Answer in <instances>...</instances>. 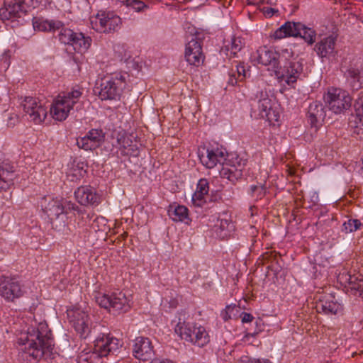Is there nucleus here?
<instances>
[{
  "label": "nucleus",
  "mask_w": 363,
  "mask_h": 363,
  "mask_svg": "<svg viewBox=\"0 0 363 363\" xmlns=\"http://www.w3.org/2000/svg\"><path fill=\"white\" fill-rule=\"evenodd\" d=\"M233 228V223L226 218H218L217 223L215 225V230L217 232L218 235L221 238L227 237Z\"/></svg>",
  "instance_id": "nucleus-36"
},
{
  "label": "nucleus",
  "mask_w": 363,
  "mask_h": 363,
  "mask_svg": "<svg viewBox=\"0 0 363 363\" xmlns=\"http://www.w3.org/2000/svg\"><path fill=\"white\" fill-rule=\"evenodd\" d=\"M104 140L101 129H91L84 136L77 139V145L84 150H93L99 147Z\"/></svg>",
  "instance_id": "nucleus-21"
},
{
  "label": "nucleus",
  "mask_w": 363,
  "mask_h": 363,
  "mask_svg": "<svg viewBox=\"0 0 363 363\" xmlns=\"http://www.w3.org/2000/svg\"><path fill=\"white\" fill-rule=\"evenodd\" d=\"M340 282L347 284V290L354 296L363 297V275L361 274H340L338 277Z\"/></svg>",
  "instance_id": "nucleus-22"
},
{
  "label": "nucleus",
  "mask_w": 363,
  "mask_h": 363,
  "mask_svg": "<svg viewBox=\"0 0 363 363\" xmlns=\"http://www.w3.org/2000/svg\"><path fill=\"white\" fill-rule=\"evenodd\" d=\"M236 310L235 305H228L225 307V309H223L220 313L221 318L227 321L229 319L232 318V314L233 313V311Z\"/></svg>",
  "instance_id": "nucleus-45"
},
{
  "label": "nucleus",
  "mask_w": 363,
  "mask_h": 363,
  "mask_svg": "<svg viewBox=\"0 0 363 363\" xmlns=\"http://www.w3.org/2000/svg\"><path fill=\"white\" fill-rule=\"evenodd\" d=\"M254 102L253 109L255 113L257 112L258 116L266 119L270 124H274V123L279 121V111L273 102L272 96H269L266 89L257 92Z\"/></svg>",
  "instance_id": "nucleus-8"
},
{
  "label": "nucleus",
  "mask_w": 363,
  "mask_h": 363,
  "mask_svg": "<svg viewBox=\"0 0 363 363\" xmlns=\"http://www.w3.org/2000/svg\"><path fill=\"white\" fill-rule=\"evenodd\" d=\"M150 363H174V362L172 360L168 359H153L152 361H151Z\"/></svg>",
  "instance_id": "nucleus-51"
},
{
  "label": "nucleus",
  "mask_w": 363,
  "mask_h": 363,
  "mask_svg": "<svg viewBox=\"0 0 363 363\" xmlns=\"http://www.w3.org/2000/svg\"><path fill=\"white\" fill-rule=\"evenodd\" d=\"M133 352L135 357L140 360L147 361L150 359L154 353L151 341L147 337H137L135 340Z\"/></svg>",
  "instance_id": "nucleus-24"
},
{
  "label": "nucleus",
  "mask_w": 363,
  "mask_h": 363,
  "mask_svg": "<svg viewBox=\"0 0 363 363\" xmlns=\"http://www.w3.org/2000/svg\"><path fill=\"white\" fill-rule=\"evenodd\" d=\"M59 40L65 45H72L77 52H86L91 44V38L86 37L82 33H75L72 30L65 28L64 24L59 29Z\"/></svg>",
  "instance_id": "nucleus-14"
},
{
  "label": "nucleus",
  "mask_w": 363,
  "mask_h": 363,
  "mask_svg": "<svg viewBox=\"0 0 363 363\" xmlns=\"http://www.w3.org/2000/svg\"><path fill=\"white\" fill-rule=\"evenodd\" d=\"M184 57L186 62L191 65L198 67L203 63L204 56L202 52L201 38L198 33L186 44Z\"/></svg>",
  "instance_id": "nucleus-17"
},
{
  "label": "nucleus",
  "mask_w": 363,
  "mask_h": 363,
  "mask_svg": "<svg viewBox=\"0 0 363 363\" xmlns=\"http://www.w3.org/2000/svg\"><path fill=\"white\" fill-rule=\"evenodd\" d=\"M125 84V78L120 73L105 77L100 84L99 98L101 100L120 99Z\"/></svg>",
  "instance_id": "nucleus-12"
},
{
  "label": "nucleus",
  "mask_w": 363,
  "mask_h": 363,
  "mask_svg": "<svg viewBox=\"0 0 363 363\" xmlns=\"http://www.w3.org/2000/svg\"><path fill=\"white\" fill-rule=\"evenodd\" d=\"M316 309L318 312H323L327 315H339L342 312L343 306L335 296L329 294L323 299H320L316 304Z\"/></svg>",
  "instance_id": "nucleus-25"
},
{
  "label": "nucleus",
  "mask_w": 363,
  "mask_h": 363,
  "mask_svg": "<svg viewBox=\"0 0 363 363\" xmlns=\"http://www.w3.org/2000/svg\"><path fill=\"white\" fill-rule=\"evenodd\" d=\"M102 357H104V356H101V354L98 352L94 347L93 351L80 355V363L82 362H87V363H102Z\"/></svg>",
  "instance_id": "nucleus-39"
},
{
  "label": "nucleus",
  "mask_w": 363,
  "mask_h": 363,
  "mask_svg": "<svg viewBox=\"0 0 363 363\" xmlns=\"http://www.w3.org/2000/svg\"><path fill=\"white\" fill-rule=\"evenodd\" d=\"M114 52L118 55V57L121 60H127L130 57V55L128 53L123 44H116L114 45Z\"/></svg>",
  "instance_id": "nucleus-44"
},
{
  "label": "nucleus",
  "mask_w": 363,
  "mask_h": 363,
  "mask_svg": "<svg viewBox=\"0 0 363 363\" xmlns=\"http://www.w3.org/2000/svg\"><path fill=\"white\" fill-rule=\"evenodd\" d=\"M325 116V108L320 102L314 101L309 105L308 119L312 127L317 128L320 126Z\"/></svg>",
  "instance_id": "nucleus-27"
},
{
  "label": "nucleus",
  "mask_w": 363,
  "mask_h": 363,
  "mask_svg": "<svg viewBox=\"0 0 363 363\" xmlns=\"http://www.w3.org/2000/svg\"><path fill=\"white\" fill-rule=\"evenodd\" d=\"M287 57H291V52L287 49L278 52L274 48L267 46L259 47L252 55L254 61L267 67L268 70L273 71L274 74L279 67L281 61L285 60Z\"/></svg>",
  "instance_id": "nucleus-9"
},
{
  "label": "nucleus",
  "mask_w": 363,
  "mask_h": 363,
  "mask_svg": "<svg viewBox=\"0 0 363 363\" xmlns=\"http://www.w3.org/2000/svg\"><path fill=\"white\" fill-rule=\"evenodd\" d=\"M33 28L35 30L55 33L62 26V22L55 20H35L33 21Z\"/></svg>",
  "instance_id": "nucleus-34"
},
{
  "label": "nucleus",
  "mask_w": 363,
  "mask_h": 363,
  "mask_svg": "<svg viewBox=\"0 0 363 363\" xmlns=\"http://www.w3.org/2000/svg\"><path fill=\"white\" fill-rule=\"evenodd\" d=\"M23 294V290L16 277H3L0 279V296L7 301H13Z\"/></svg>",
  "instance_id": "nucleus-16"
},
{
  "label": "nucleus",
  "mask_w": 363,
  "mask_h": 363,
  "mask_svg": "<svg viewBox=\"0 0 363 363\" xmlns=\"http://www.w3.org/2000/svg\"><path fill=\"white\" fill-rule=\"evenodd\" d=\"M92 29L98 33L109 34L118 31L122 25L121 18L114 11L101 9L89 18Z\"/></svg>",
  "instance_id": "nucleus-5"
},
{
  "label": "nucleus",
  "mask_w": 363,
  "mask_h": 363,
  "mask_svg": "<svg viewBox=\"0 0 363 363\" xmlns=\"http://www.w3.org/2000/svg\"><path fill=\"white\" fill-rule=\"evenodd\" d=\"M345 77L353 89H360L363 86V67L357 64L351 66L345 72Z\"/></svg>",
  "instance_id": "nucleus-30"
},
{
  "label": "nucleus",
  "mask_w": 363,
  "mask_h": 363,
  "mask_svg": "<svg viewBox=\"0 0 363 363\" xmlns=\"http://www.w3.org/2000/svg\"><path fill=\"white\" fill-rule=\"evenodd\" d=\"M239 81L238 76L235 73H233L229 74V79L228 81V84L231 86H235L238 82Z\"/></svg>",
  "instance_id": "nucleus-49"
},
{
  "label": "nucleus",
  "mask_w": 363,
  "mask_h": 363,
  "mask_svg": "<svg viewBox=\"0 0 363 363\" xmlns=\"http://www.w3.org/2000/svg\"><path fill=\"white\" fill-rule=\"evenodd\" d=\"M245 46V42L240 37L233 36L228 44L225 45L221 49V52H224L229 58L237 57V54Z\"/></svg>",
  "instance_id": "nucleus-33"
},
{
  "label": "nucleus",
  "mask_w": 363,
  "mask_h": 363,
  "mask_svg": "<svg viewBox=\"0 0 363 363\" xmlns=\"http://www.w3.org/2000/svg\"><path fill=\"white\" fill-rule=\"evenodd\" d=\"M67 314L70 324L80 337L87 338L94 329L88 312L81 307L74 306L67 309Z\"/></svg>",
  "instance_id": "nucleus-11"
},
{
  "label": "nucleus",
  "mask_w": 363,
  "mask_h": 363,
  "mask_svg": "<svg viewBox=\"0 0 363 363\" xmlns=\"http://www.w3.org/2000/svg\"><path fill=\"white\" fill-rule=\"evenodd\" d=\"M28 11L23 0H6L4 6L0 9V18L2 21L21 18Z\"/></svg>",
  "instance_id": "nucleus-18"
},
{
  "label": "nucleus",
  "mask_w": 363,
  "mask_h": 363,
  "mask_svg": "<svg viewBox=\"0 0 363 363\" xmlns=\"http://www.w3.org/2000/svg\"><path fill=\"white\" fill-rule=\"evenodd\" d=\"M94 299L101 307L108 310L114 314L128 312L133 304L131 295H126L123 291L115 292L111 294L95 292Z\"/></svg>",
  "instance_id": "nucleus-3"
},
{
  "label": "nucleus",
  "mask_w": 363,
  "mask_h": 363,
  "mask_svg": "<svg viewBox=\"0 0 363 363\" xmlns=\"http://www.w3.org/2000/svg\"><path fill=\"white\" fill-rule=\"evenodd\" d=\"M78 363H80V357L79 358V362ZM82 363H87V362H82Z\"/></svg>",
  "instance_id": "nucleus-53"
},
{
  "label": "nucleus",
  "mask_w": 363,
  "mask_h": 363,
  "mask_svg": "<svg viewBox=\"0 0 363 363\" xmlns=\"http://www.w3.org/2000/svg\"><path fill=\"white\" fill-rule=\"evenodd\" d=\"M15 178L14 167L8 161L0 160V190L7 189Z\"/></svg>",
  "instance_id": "nucleus-29"
},
{
  "label": "nucleus",
  "mask_w": 363,
  "mask_h": 363,
  "mask_svg": "<svg viewBox=\"0 0 363 363\" xmlns=\"http://www.w3.org/2000/svg\"><path fill=\"white\" fill-rule=\"evenodd\" d=\"M65 202L59 199L44 197L40 201V205L51 221L53 228L58 231L62 230L66 226L67 211Z\"/></svg>",
  "instance_id": "nucleus-6"
},
{
  "label": "nucleus",
  "mask_w": 363,
  "mask_h": 363,
  "mask_svg": "<svg viewBox=\"0 0 363 363\" xmlns=\"http://www.w3.org/2000/svg\"><path fill=\"white\" fill-rule=\"evenodd\" d=\"M209 191V184L207 179H201L198 184L196 190L192 196V201L196 206H202L206 202L205 196Z\"/></svg>",
  "instance_id": "nucleus-32"
},
{
  "label": "nucleus",
  "mask_w": 363,
  "mask_h": 363,
  "mask_svg": "<svg viewBox=\"0 0 363 363\" xmlns=\"http://www.w3.org/2000/svg\"><path fill=\"white\" fill-rule=\"evenodd\" d=\"M21 104L28 119L35 124H40L45 119L47 110L38 99L28 96Z\"/></svg>",
  "instance_id": "nucleus-15"
},
{
  "label": "nucleus",
  "mask_w": 363,
  "mask_h": 363,
  "mask_svg": "<svg viewBox=\"0 0 363 363\" xmlns=\"http://www.w3.org/2000/svg\"><path fill=\"white\" fill-rule=\"evenodd\" d=\"M26 342L22 345L20 357L26 363H36L46 352L52 350L53 340L51 331L45 322H40L36 326L28 329Z\"/></svg>",
  "instance_id": "nucleus-1"
},
{
  "label": "nucleus",
  "mask_w": 363,
  "mask_h": 363,
  "mask_svg": "<svg viewBox=\"0 0 363 363\" xmlns=\"http://www.w3.org/2000/svg\"><path fill=\"white\" fill-rule=\"evenodd\" d=\"M262 12L264 13V16L267 17H272L275 13L278 12V10H276L273 8L269 7H263L262 9Z\"/></svg>",
  "instance_id": "nucleus-48"
},
{
  "label": "nucleus",
  "mask_w": 363,
  "mask_h": 363,
  "mask_svg": "<svg viewBox=\"0 0 363 363\" xmlns=\"http://www.w3.org/2000/svg\"><path fill=\"white\" fill-rule=\"evenodd\" d=\"M315 31L306 27L300 22L287 21L277 28L271 35L274 40H281L287 37H301L309 45L315 40Z\"/></svg>",
  "instance_id": "nucleus-7"
},
{
  "label": "nucleus",
  "mask_w": 363,
  "mask_h": 363,
  "mask_svg": "<svg viewBox=\"0 0 363 363\" xmlns=\"http://www.w3.org/2000/svg\"><path fill=\"white\" fill-rule=\"evenodd\" d=\"M250 194L256 199H262L266 194V189L264 185H252L250 186Z\"/></svg>",
  "instance_id": "nucleus-43"
},
{
  "label": "nucleus",
  "mask_w": 363,
  "mask_h": 363,
  "mask_svg": "<svg viewBox=\"0 0 363 363\" xmlns=\"http://www.w3.org/2000/svg\"><path fill=\"white\" fill-rule=\"evenodd\" d=\"M247 2L249 4L258 5L260 4H264L265 0H247Z\"/></svg>",
  "instance_id": "nucleus-52"
},
{
  "label": "nucleus",
  "mask_w": 363,
  "mask_h": 363,
  "mask_svg": "<svg viewBox=\"0 0 363 363\" xmlns=\"http://www.w3.org/2000/svg\"><path fill=\"white\" fill-rule=\"evenodd\" d=\"M85 173L86 169H84V162H74L72 167L69 168L67 174L70 180L74 182L75 180L79 179L84 175Z\"/></svg>",
  "instance_id": "nucleus-37"
},
{
  "label": "nucleus",
  "mask_w": 363,
  "mask_h": 363,
  "mask_svg": "<svg viewBox=\"0 0 363 363\" xmlns=\"http://www.w3.org/2000/svg\"><path fill=\"white\" fill-rule=\"evenodd\" d=\"M123 4L135 12H143L148 6L140 0H124Z\"/></svg>",
  "instance_id": "nucleus-40"
},
{
  "label": "nucleus",
  "mask_w": 363,
  "mask_h": 363,
  "mask_svg": "<svg viewBox=\"0 0 363 363\" xmlns=\"http://www.w3.org/2000/svg\"><path fill=\"white\" fill-rule=\"evenodd\" d=\"M199 157L202 163L206 168L211 169L217 165L221 164L225 160V153L219 148L207 149L203 152H199Z\"/></svg>",
  "instance_id": "nucleus-26"
},
{
  "label": "nucleus",
  "mask_w": 363,
  "mask_h": 363,
  "mask_svg": "<svg viewBox=\"0 0 363 363\" xmlns=\"http://www.w3.org/2000/svg\"><path fill=\"white\" fill-rule=\"evenodd\" d=\"M175 333L193 345L203 347L210 342V335L206 328L194 323L179 322Z\"/></svg>",
  "instance_id": "nucleus-4"
},
{
  "label": "nucleus",
  "mask_w": 363,
  "mask_h": 363,
  "mask_svg": "<svg viewBox=\"0 0 363 363\" xmlns=\"http://www.w3.org/2000/svg\"><path fill=\"white\" fill-rule=\"evenodd\" d=\"M303 62L293 57H286V60L281 61L275 76L281 81L284 82L288 86L294 88L298 79H301L303 74Z\"/></svg>",
  "instance_id": "nucleus-10"
},
{
  "label": "nucleus",
  "mask_w": 363,
  "mask_h": 363,
  "mask_svg": "<svg viewBox=\"0 0 363 363\" xmlns=\"http://www.w3.org/2000/svg\"><path fill=\"white\" fill-rule=\"evenodd\" d=\"M354 109L356 112V118L354 121V125H352V122H350V125L353 127V133L359 135V138H363V95L359 96L354 102Z\"/></svg>",
  "instance_id": "nucleus-31"
},
{
  "label": "nucleus",
  "mask_w": 363,
  "mask_h": 363,
  "mask_svg": "<svg viewBox=\"0 0 363 363\" xmlns=\"http://www.w3.org/2000/svg\"><path fill=\"white\" fill-rule=\"evenodd\" d=\"M361 222L357 219H348L342 224V230L345 233H352L360 228Z\"/></svg>",
  "instance_id": "nucleus-41"
},
{
  "label": "nucleus",
  "mask_w": 363,
  "mask_h": 363,
  "mask_svg": "<svg viewBox=\"0 0 363 363\" xmlns=\"http://www.w3.org/2000/svg\"><path fill=\"white\" fill-rule=\"evenodd\" d=\"M168 215L174 221H181L188 223L189 214L188 208L184 206L170 205L168 208Z\"/></svg>",
  "instance_id": "nucleus-35"
},
{
  "label": "nucleus",
  "mask_w": 363,
  "mask_h": 363,
  "mask_svg": "<svg viewBox=\"0 0 363 363\" xmlns=\"http://www.w3.org/2000/svg\"><path fill=\"white\" fill-rule=\"evenodd\" d=\"M122 346L121 341L110 335H103L94 341L95 350L101 354V356L107 357L113 354Z\"/></svg>",
  "instance_id": "nucleus-20"
},
{
  "label": "nucleus",
  "mask_w": 363,
  "mask_h": 363,
  "mask_svg": "<svg viewBox=\"0 0 363 363\" xmlns=\"http://www.w3.org/2000/svg\"><path fill=\"white\" fill-rule=\"evenodd\" d=\"M241 318L242 323H250L254 318L250 313L243 312L241 314Z\"/></svg>",
  "instance_id": "nucleus-50"
},
{
  "label": "nucleus",
  "mask_w": 363,
  "mask_h": 363,
  "mask_svg": "<svg viewBox=\"0 0 363 363\" xmlns=\"http://www.w3.org/2000/svg\"><path fill=\"white\" fill-rule=\"evenodd\" d=\"M337 38L329 35L321 39L315 46V50L320 57H329L336 53Z\"/></svg>",
  "instance_id": "nucleus-28"
},
{
  "label": "nucleus",
  "mask_w": 363,
  "mask_h": 363,
  "mask_svg": "<svg viewBox=\"0 0 363 363\" xmlns=\"http://www.w3.org/2000/svg\"><path fill=\"white\" fill-rule=\"evenodd\" d=\"M82 95V89L73 88L60 94L55 99L50 108V113L55 120L62 121L69 116L75 104Z\"/></svg>",
  "instance_id": "nucleus-2"
},
{
  "label": "nucleus",
  "mask_w": 363,
  "mask_h": 363,
  "mask_svg": "<svg viewBox=\"0 0 363 363\" xmlns=\"http://www.w3.org/2000/svg\"><path fill=\"white\" fill-rule=\"evenodd\" d=\"M323 99L329 110L335 114L347 110L352 104V98L349 93L339 88H329Z\"/></svg>",
  "instance_id": "nucleus-13"
},
{
  "label": "nucleus",
  "mask_w": 363,
  "mask_h": 363,
  "mask_svg": "<svg viewBox=\"0 0 363 363\" xmlns=\"http://www.w3.org/2000/svg\"><path fill=\"white\" fill-rule=\"evenodd\" d=\"M117 142L121 147L127 150V152H125L126 154H136V152L138 151V147L135 144H133V140L130 138V136L125 134L121 135L118 138Z\"/></svg>",
  "instance_id": "nucleus-38"
},
{
  "label": "nucleus",
  "mask_w": 363,
  "mask_h": 363,
  "mask_svg": "<svg viewBox=\"0 0 363 363\" xmlns=\"http://www.w3.org/2000/svg\"><path fill=\"white\" fill-rule=\"evenodd\" d=\"M250 67L244 63H238L236 65V72L239 82H242L250 76Z\"/></svg>",
  "instance_id": "nucleus-42"
},
{
  "label": "nucleus",
  "mask_w": 363,
  "mask_h": 363,
  "mask_svg": "<svg viewBox=\"0 0 363 363\" xmlns=\"http://www.w3.org/2000/svg\"><path fill=\"white\" fill-rule=\"evenodd\" d=\"M233 160V157L222 167L220 174L221 177L235 183L242 177L245 161L238 156L235 157V161Z\"/></svg>",
  "instance_id": "nucleus-19"
},
{
  "label": "nucleus",
  "mask_w": 363,
  "mask_h": 363,
  "mask_svg": "<svg viewBox=\"0 0 363 363\" xmlns=\"http://www.w3.org/2000/svg\"><path fill=\"white\" fill-rule=\"evenodd\" d=\"M240 363H272L269 359L264 358H251L248 356H242L240 359Z\"/></svg>",
  "instance_id": "nucleus-46"
},
{
  "label": "nucleus",
  "mask_w": 363,
  "mask_h": 363,
  "mask_svg": "<svg viewBox=\"0 0 363 363\" xmlns=\"http://www.w3.org/2000/svg\"><path fill=\"white\" fill-rule=\"evenodd\" d=\"M43 0H23V3L25 4L28 9H35L38 7Z\"/></svg>",
  "instance_id": "nucleus-47"
},
{
  "label": "nucleus",
  "mask_w": 363,
  "mask_h": 363,
  "mask_svg": "<svg viewBox=\"0 0 363 363\" xmlns=\"http://www.w3.org/2000/svg\"><path fill=\"white\" fill-rule=\"evenodd\" d=\"M76 200L83 206H96L101 201V196L91 186H81L74 191Z\"/></svg>",
  "instance_id": "nucleus-23"
}]
</instances>
